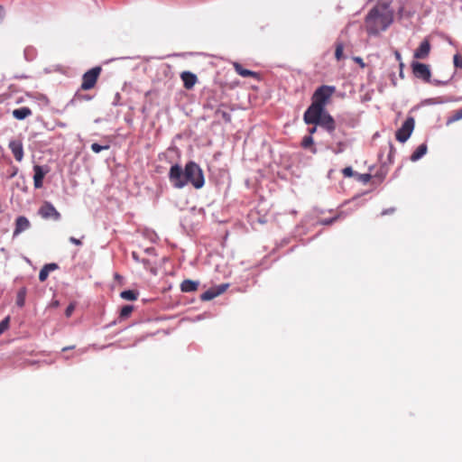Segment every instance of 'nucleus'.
<instances>
[{
    "label": "nucleus",
    "mask_w": 462,
    "mask_h": 462,
    "mask_svg": "<svg viewBox=\"0 0 462 462\" xmlns=\"http://www.w3.org/2000/svg\"><path fill=\"white\" fill-rule=\"evenodd\" d=\"M427 150H428V146L426 143L420 144L416 148V150L412 152V154L411 155V160L412 162H416V161L420 160L423 155L426 154Z\"/></svg>",
    "instance_id": "f3484780"
},
{
    "label": "nucleus",
    "mask_w": 462,
    "mask_h": 462,
    "mask_svg": "<svg viewBox=\"0 0 462 462\" xmlns=\"http://www.w3.org/2000/svg\"><path fill=\"white\" fill-rule=\"evenodd\" d=\"M462 119V107L458 110H456L452 113V115L448 117L447 119V125H449L458 120H461Z\"/></svg>",
    "instance_id": "6ab92c4d"
},
{
    "label": "nucleus",
    "mask_w": 462,
    "mask_h": 462,
    "mask_svg": "<svg viewBox=\"0 0 462 462\" xmlns=\"http://www.w3.org/2000/svg\"><path fill=\"white\" fill-rule=\"evenodd\" d=\"M228 287V284H222L220 285L217 289H216L217 291H221V293H223L226 288Z\"/></svg>",
    "instance_id": "58836bf2"
},
{
    "label": "nucleus",
    "mask_w": 462,
    "mask_h": 462,
    "mask_svg": "<svg viewBox=\"0 0 462 462\" xmlns=\"http://www.w3.org/2000/svg\"><path fill=\"white\" fill-rule=\"evenodd\" d=\"M30 226H31V223L27 217H25L23 216L18 217L15 220V227H14V230L13 233V236H17L22 232L30 228Z\"/></svg>",
    "instance_id": "9b49d317"
},
{
    "label": "nucleus",
    "mask_w": 462,
    "mask_h": 462,
    "mask_svg": "<svg viewBox=\"0 0 462 462\" xmlns=\"http://www.w3.org/2000/svg\"><path fill=\"white\" fill-rule=\"evenodd\" d=\"M74 310H75V304H74V303H70V304L67 307V309H66V310H65V315H66V317H68V318H69V317H70V316L72 315V313H73Z\"/></svg>",
    "instance_id": "473e14b6"
},
{
    "label": "nucleus",
    "mask_w": 462,
    "mask_h": 462,
    "mask_svg": "<svg viewBox=\"0 0 462 462\" xmlns=\"http://www.w3.org/2000/svg\"><path fill=\"white\" fill-rule=\"evenodd\" d=\"M101 73L100 67H95L84 73L82 77L81 89L89 90L92 89L98 79Z\"/></svg>",
    "instance_id": "39448f33"
},
{
    "label": "nucleus",
    "mask_w": 462,
    "mask_h": 462,
    "mask_svg": "<svg viewBox=\"0 0 462 462\" xmlns=\"http://www.w3.org/2000/svg\"><path fill=\"white\" fill-rule=\"evenodd\" d=\"M174 171H175V187L181 188L184 185V183L180 180L181 176H182V170L180 166L175 165Z\"/></svg>",
    "instance_id": "412c9836"
},
{
    "label": "nucleus",
    "mask_w": 462,
    "mask_h": 462,
    "mask_svg": "<svg viewBox=\"0 0 462 462\" xmlns=\"http://www.w3.org/2000/svg\"><path fill=\"white\" fill-rule=\"evenodd\" d=\"M217 115L220 116L224 119L225 122H226V123L231 122V116L227 112L218 109L217 111Z\"/></svg>",
    "instance_id": "c85d7f7f"
},
{
    "label": "nucleus",
    "mask_w": 462,
    "mask_h": 462,
    "mask_svg": "<svg viewBox=\"0 0 462 462\" xmlns=\"http://www.w3.org/2000/svg\"><path fill=\"white\" fill-rule=\"evenodd\" d=\"M354 60H355L356 63H358L361 67H365V63H364V61H363L362 58H360V57H356V58L354 59Z\"/></svg>",
    "instance_id": "4c0bfd02"
},
{
    "label": "nucleus",
    "mask_w": 462,
    "mask_h": 462,
    "mask_svg": "<svg viewBox=\"0 0 462 462\" xmlns=\"http://www.w3.org/2000/svg\"><path fill=\"white\" fill-rule=\"evenodd\" d=\"M32 115V110L29 107L23 106L13 111V116L18 120H23Z\"/></svg>",
    "instance_id": "2eb2a0df"
},
{
    "label": "nucleus",
    "mask_w": 462,
    "mask_h": 462,
    "mask_svg": "<svg viewBox=\"0 0 462 462\" xmlns=\"http://www.w3.org/2000/svg\"><path fill=\"white\" fill-rule=\"evenodd\" d=\"M430 43L428 39H424L420 46L415 50L413 57L417 60H425L429 57L430 52Z\"/></svg>",
    "instance_id": "1a4fd4ad"
},
{
    "label": "nucleus",
    "mask_w": 462,
    "mask_h": 462,
    "mask_svg": "<svg viewBox=\"0 0 462 462\" xmlns=\"http://www.w3.org/2000/svg\"><path fill=\"white\" fill-rule=\"evenodd\" d=\"M344 44L342 42L336 43L335 57L337 60L343 59Z\"/></svg>",
    "instance_id": "5701e85b"
},
{
    "label": "nucleus",
    "mask_w": 462,
    "mask_h": 462,
    "mask_svg": "<svg viewBox=\"0 0 462 462\" xmlns=\"http://www.w3.org/2000/svg\"><path fill=\"white\" fill-rule=\"evenodd\" d=\"M357 180L363 183H367L371 180L372 175L369 173L356 174Z\"/></svg>",
    "instance_id": "cd10ccee"
},
{
    "label": "nucleus",
    "mask_w": 462,
    "mask_h": 462,
    "mask_svg": "<svg viewBox=\"0 0 462 462\" xmlns=\"http://www.w3.org/2000/svg\"><path fill=\"white\" fill-rule=\"evenodd\" d=\"M336 88L333 86L323 85L318 88L312 96V105L325 109L326 105L334 94Z\"/></svg>",
    "instance_id": "20e7f679"
},
{
    "label": "nucleus",
    "mask_w": 462,
    "mask_h": 462,
    "mask_svg": "<svg viewBox=\"0 0 462 462\" xmlns=\"http://www.w3.org/2000/svg\"><path fill=\"white\" fill-rule=\"evenodd\" d=\"M69 242L76 245H82V241L80 239H78L74 236H70L69 237Z\"/></svg>",
    "instance_id": "f704fd0d"
},
{
    "label": "nucleus",
    "mask_w": 462,
    "mask_h": 462,
    "mask_svg": "<svg viewBox=\"0 0 462 462\" xmlns=\"http://www.w3.org/2000/svg\"><path fill=\"white\" fill-rule=\"evenodd\" d=\"M180 78L187 89H191L198 80L197 76L189 71L182 72Z\"/></svg>",
    "instance_id": "ddd939ff"
},
{
    "label": "nucleus",
    "mask_w": 462,
    "mask_h": 462,
    "mask_svg": "<svg viewBox=\"0 0 462 462\" xmlns=\"http://www.w3.org/2000/svg\"><path fill=\"white\" fill-rule=\"evenodd\" d=\"M314 143L313 138L310 135H306L302 139L301 146L305 149L310 148Z\"/></svg>",
    "instance_id": "393cba45"
},
{
    "label": "nucleus",
    "mask_w": 462,
    "mask_h": 462,
    "mask_svg": "<svg viewBox=\"0 0 462 462\" xmlns=\"http://www.w3.org/2000/svg\"><path fill=\"white\" fill-rule=\"evenodd\" d=\"M303 121L306 125H319L329 134L336 129L334 118L326 111V109L316 105H310L303 115Z\"/></svg>",
    "instance_id": "f03ea898"
},
{
    "label": "nucleus",
    "mask_w": 462,
    "mask_h": 462,
    "mask_svg": "<svg viewBox=\"0 0 462 462\" xmlns=\"http://www.w3.org/2000/svg\"><path fill=\"white\" fill-rule=\"evenodd\" d=\"M342 173L344 175V177L346 178H350V177H353L355 176V172L353 171V169L351 167H346L342 170Z\"/></svg>",
    "instance_id": "7c9ffc66"
},
{
    "label": "nucleus",
    "mask_w": 462,
    "mask_h": 462,
    "mask_svg": "<svg viewBox=\"0 0 462 462\" xmlns=\"http://www.w3.org/2000/svg\"><path fill=\"white\" fill-rule=\"evenodd\" d=\"M121 298L125 300H135L138 297V292L132 290L124 291L120 294Z\"/></svg>",
    "instance_id": "aec40b11"
},
{
    "label": "nucleus",
    "mask_w": 462,
    "mask_h": 462,
    "mask_svg": "<svg viewBox=\"0 0 462 462\" xmlns=\"http://www.w3.org/2000/svg\"><path fill=\"white\" fill-rule=\"evenodd\" d=\"M389 148H390V152H389L388 156H389V159L391 160L392 156L395 152V148L393 147V145L392 143L389 144Z\"/></svg>",
    "instance_id": "e433bc0d"
},
{
    "label": "nucleus",
    "mask_w": 462,
    "mask_h": 462,
    "mask_svg": "<svg viewBox=\"0 0 462 462\" xmlns=\"http://www.w3.org/2000/svg\"><path fill=\"white\" fill-rule=\"evenodd\" d=\"M5 17V9L2 5H0V20L4 19Z\"/></svg>",
    "instance_id": "a19ab883"
},
{
    "label": "nucleus",
    "mask_w": 462,
    "mask_h": 462,
    "mask_svg": "<svg viewBox=\"0 0 462 462\" xmlns=\"http://www.w3.org/2000/svg\"><path fill=\"white\" fill-rule=\"evenodd\" d=\"M415 125L414 118L410 116L408 117L404 123L402 124V127L398 129L395 133V137L397 141L401 143L406 142L409 137L411 136Z\"/></svg>",
    "instance_id": "423d86ee"
},
{
    "label": "nucleus",
    "mask_w": 462,
    "mask_h": 462,
    "mask_svg": "<svg viewBox=\"0 0 462 462\" xmlns=\"http://www.w3.org/2000/svg\"><path fill=\"white\" fill-rule=\"evenodd\" d=\"M25 290L24 289H22L18 291L17 293V300H16V304L19 306V307H23L24 305V301H25Z\"/></svg>",
    "instance_id": "b1692460"
},
{
    "label": "nucleus",
    "mask_w": 462,
    "mask_h": 462,
    "mask_svg": "<svg viewBox=\"0 0 462 462\" xmlns=\"http://www.w3.org/2000/svg\"><path fill=\"white\" fill-rule=\"evenodd\" d=\"M220 294L221 291H217L216 289H209L200 295V300L202 301H208L213 300L214 298L217 297Z\"/></svg>",
    "instance_id": "a211bd4d"
},
{
    "label": "nucleus",
    "mask_w": 462,
    "mask_h": 462,
    "mask_svg": "<svg viewBox=\"0 0 462 462\" xmlns=\"http://www.w3.org/2000/svg\"><path fill=\"white\" fill-rule=\"evenodd\" d=\"M403 67H404V64L402 61H400V70H402Z\"/></svg>",
    "instance_id": "a18cd8bd"
},
{
    "label": "nucleus",
    "mask_w": 462,
    "mask_h": 462,
    "mask_svg": "<svg viewBox=\"0 0 462 462\" xmlns=\"http://www.w3.org/2000/svg\"><path fill=\"white\" fill-rule=\"evenodd\" d=\"M49 272L47 269H45L44 267L42 268V270L40 271L39 273V280L41 282H44L47 280L48 276H49Z\"/></svg>",
    "instance_id": "c756f323"
},
{
    "label": "nucleus",
    "mask_w": 462,
    "mask_h": 462,
    "mask_svg": "<svg viewBox=\"0 0 462 462\" xmlns=\"http://www.w3.org/2000/svg\"><path fill=\"white\" fill-rule=\"evenodd\" d=\"M10 323V318L6 317L0 322V335L4 333L8 328Z\"/></svg>",
    "instance_id": "bb28decb"
},
{
    "label": "nucleus",
    "mask_w": 462,
    "mask_h": 462,
    "mask_svg": "<svg viewBox=\"0 0 462 462\" xmlns=\"http://www.w3.org/2000/svg\"><path fill=\"white\" fill-rule=\"evenodd\" d=\"M393 0L378 2L366 14L365 28L369 35L376 36L386 31L393 22V10L391 8Z\"/></svg>",
    "instance_id": "f257e3e1"
},
{
    "label": "nucleus",
    "mask_w": 462,
    "mask_h": 462,
    "mask_svg": "<svg viewBox=\"0 0 462 462\" xmlns=\"http://www.w3.org/2000/svg\"><path fill=\"white\" fill-rule=\"evenodd\" d=\"M183 175L186 181L191 183L195 189H199L204 186L203 171L197 163L189 162L185 167Z\"/></svg>",
    "instance_id": "7ed1b4c3"
},
{
    "label": "nucleus",
    "mask_w": 462,
    "mask_h": 462,
    "mask_svg": "<svg viewBox=\"0 0 462 462\" xmlns=\"http://www.w3.org/2000/svg\"><path fill=\"white\" fill-rule=\"evenodd\" d=\"M199 282L191 280H185L180 284V290L183 292H191L198 290Z\"/></svg>",
    "instance_id": "dca6fc26"
},
{
    "label": "nucleus",
    "mask_w": 462,
    "mask_h": 462,
    "mask_svg": "<svg viewBox=\"0 0 462 462\" xmlns=\"http://www.w3.org/2000/svg\"><path fill=\"white\" fill-rule=\"evenodd\" d=\"M411 66L412 73L416 78L420 79L426 82H430L431 72L429 65L418 61H413Z\"/></svg>",
    "instance_id": "0eeeda50"
},
{
    "label": "nucleus",
    "mask_w": 462,
    "mask_h": 462,
    "mask_svg": "<svg viewBox=\"0 0 462 462\" xmlns=\"http://www.w3.org/2000/svg\"><path fill=\"white\" fill-rule=\"evenodd\" d=\"M134 310V307L132 305H125L120 310V318L127 319Z\"/></svg>",
    "instance_id": "4be33fe9"
},
{
    "label": "nucleus",
    "mask_w": 462,
    "mask_h": 462,
    "mask_svg": "<svg viewBox=\"0 0 462 462\" xmlns=\"http://www.w3.org/2000/svg\"><path fill=\"white\" fill-rule=\"evenodd\" d=\"M33 185L35 189H41L42 187L43 179L47 173V171H44L42 166L34 165L33 166Z\"/></svg>",
    "instance_id": "f8f14e48"
},
{
    "label": "nucleus",
    "mask_w": 462,
    "mask_h": 462,
    "mask_svg": "<svg viewBox=\"0 0 462 462\" xmlns=\"http://www.w3.org/2000/svg\"><path fill=\"white\" fill-rule=\"evenodd\" d=\"M9 148L17 162H21L23 158V143L20 140H13L9 143Z\"/></svg>",
    "instance_id": "9d476101"
},
{
    "label": "nucleus",
    "mask_w": 462,
    "mask_h": 462,
    "mask_svg": "<svg viewBox=\"0 0 462 462\" xmlns=\"http://www.w3.org/2000/svg\"><path fill=\"white\" fill-rule=\"evenodd\" d=\"M454 65L457 68H462V56L456 54L454 56Z\"/></svg>",
    "instance_id": "2f4dec72"
},
{
    "label": "nucleus",
    "mask_w": 462,
    "mask_h": 462,
    "mask_svg": "<svg viewBox=\"0 0 462 462\" xmlns=\"http://www.w3.org/2000/svg\"><path fill=\"white\" fill-rule=\"evenodd\" d=\"M317 126L318 125H313L312 127H310L308 129L309 135L312 136V134H314L317 132Z\"/></svg>",
    "instance_id": "c9c22d12"
},
{
    "label": "nucleus",
    "mask_w": 462,
    "mask_h": 462,
    "mask_svg": "<svg viewBox=\"0 0 462 462\" xmlns=\"http://www.w3.org/2000/svg\"><path fill=\"white\" fill-rule=\"evenodd\" d=\"M110 148L109 145H100L97 143H94L91 144V150L95 152V153H98L104 150H108Z\"/></svg>",
    "instance_id": "a878e982"
},
{
    "label": "nucleus",
    "mask_w": 462,
    "mask_h": 462,
    "mask_svg": "<svg viewBox=\"0 0 462 462\" xmlns=\"http://www.w3.org/2000/svg\"><path fill=\"white\" fill-rule=\"evenodd\" d=\"M234 69L238 75H240L244 78H247V77H252V78H255V79L258 78V73L249 70V69H244L243 66L238 62L234 63Z\"/></svg>",
    "instance_id": "4468645a"
},
{
    "label": "nucleus",
    "mask_w": 462,
    "mask_h": 462,
    "mask_svg": "<svg viewBox=\"0 0 462 462\" xmlns=\"http://www.w3.org/2000/svg\"><path fill=\"white\" fill-rule=\"evenodd\" d=\"M74 348H75V346H65L62 348V351L65 352L67 350H70V349H74Z\"/></svg>",
    "instance_id": "79ce46f5"
},
{
    "label": "nucleus",
    "mask_w": 462,
    "mask_h": 462,
    "mask_svg": "<svg viewBox=\"0 0 462 462\" xmlns=\"http://www.w3.org/2000/svg\"><path fill=\"white\" fill-rule=\"evenodd\" d=\"M395 57L399 61H402L401 54L398 51L395 52Z\"/></svg>",
    "instance_id": "37998d69"
},
{
    "label": "nucleus",
    "mask_w": 462,
    "mask_h": 462,
    "mask_svg": "<svg viewBox=\"0 0 462 462\" xmlns=\"http://www.w3.org/2000/svg\"><path fill=\"white\" fill-rule=\"evenodd\" d=\"M400 76L402 78L403 75H402V70H400Z\"/></svg>",
    "instance_id": "49530a36"
},
{
    "label": "nucleus",
    "mask_w": 462,
    "mask_h": 462,
    "mask_svg": "<svg viewBox=\"0 0 462 462\" xmlns=\"http://www.w3.org/2000/svg\"><path fill=\"white\" fill-rule=\"evenodd\" d=\"M393 211H394V208H390V209L383 211V214H388V213H392Z\"/></svg>",
    "instance_id": "c03bdc74"
},
{
    "label": "nucleus",
    "mask_w": 462,
    "mask_h": 462,
    "mask_svg": "<svg viewBox=\"0 0 462 462\" xmlns=\"http://www.w3.org/2000/svg\"><path fill=\"white\" fill-rule=\"evenodd\" d=\"M45 269L48 270L50 273L51 271H54L58 268V265L56 263H48L43 266Z\"/></svg>",
    "instance_id": "72a5a7b5"
},
{
    "label": "nucleus",
    "mask_w": 462,
    "mask_h": 462,
    "mask_svg": "<svg viewBox=\"0 0 462 462\" xmlns=\"http://www.w3.org/2000/svg\"><path fill=\"white\" fill-rule=\"evenodd\" d=\"M169 178L170 180H173V165H171L169 169Z\"/></svg>",
    "instance_id": "ea45409f"
},
{
    "label": "nucleus",
    "mask_w": 462,
    "mask_h": 462,
    "mask_svg": "<svg viewBox=\"0 0 462 462\" xmlns=\"http://www.w3.org/2000/svg\"><path fill=\"white\" fill-rule=\"evenodd\" d=\"M39 215L44 219L59 220L60 218V212L49 201H44L40 207Z\"/></svg>",
    "instance_id": "6e6552de"
}]
</instances>
